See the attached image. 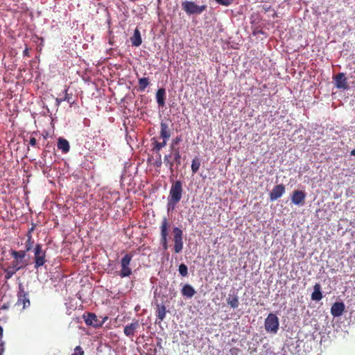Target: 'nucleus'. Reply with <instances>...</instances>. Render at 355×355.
Returning a JSON list of instances; mask_svg holds the SVG:
<instances>
[{"mask_svg": "<svg viewBox=\"0 0 355 355\" xmlns=\"http://www.w3.org/2000/svg\"><path fill=\"white\" fill-rule=\"evenodd\" d=\"M168 227L169 224L168 219L164 217L162 220L160 226L161 243L164 250L168 249Z\"/></svg>", "mask_w": 355, "mask_h": 355, "instance_id": "nucleus-10", "label": "nucleus"}, {"mask_svg": "<svg viewBox=\"0 0 355 355\" xmlns=\"http://www.w3.org/2000/svg\"><path fill=\"white\" fill-rule=\"evenodd\" d=\"M10 254L13 258V261L6 268H2L5 273V279H10L17 271L25 268L28 266V261L26 259V250H10Z\"/></svg>", "mask_w": 355, "mask_h": 355, "instance_id": "nucleus-1", "label": "nucleus"}, {"mask_svg": "<svg viewBox=\"0 0 355 355\" xmlns=\"http://www.w3.org/2000/svg\"><path fill=\"white\" fill-rule=\"evenodd\" d=\"M322 298V294L321 292V286L319 283H317L313 286V292L311 294V300L315 301H320Z\"/></svg>", "mask_w": 355, "mask_h": 355, "instance_id": "nucleus-20", "label": "nucleus"}, {"mask_svg": "<svg viewBox=\"0 0 355 355\" xmlns=\"http://www.w3.org/2000/svg\"><path fill=\"white\" fill-rule=\"evenodd\" d=\"M234 0H216V1L223 6H228L232 3Z\"/></svg>", "mask_w": 355, "mask_h": 355, "instance_id": "nucleus-34", "label": "nucleus"}, {"mask_svg": "<svg viewBox=\"0 0 355 355\" xmlns=\"http://www.w3.org/2000/svg\"><path fill=\"white\" fill-rule=\"evenodd\" d=\"M178 271L182 277L188 275V268L184 263H181L179 266Z\"/></svg>", "mask_w": 355, "mask_h": 355, "instance_id": "nucleus-32", "label": "nucleus"}, {"mask_svg": "<svg viewBox=\"0 0 355 355\" xmlns=\"http://www.w3.org/2000/svg\"><path fill=\"white\" fill-rule=\"evenodd\" d=\"M196 291L190 284H184L181 290V293L183 296L188 298H191L195 294Z\"/></svg>", "mask_w": 355, "mask_h": 355, "instance_id": "nucleus-19", "label": "nucleus"}, {"mask_svg": "<svg viewBox=\"0 0 355 355\" xmlns=\"http://www.w3.org/2000/svg\"><path fill=\"white\" fill-rule=\"evenodd\" d=\"M58 148L63 153H67L70 150V146L69 141L62 137H60L58 140Z\"/></svg>", "mask_w": 355, "mask_h": 355, "instance_id": "nucleus-17", "label": "nucleus"}, {"mask_svg": "<svg viewBox=\"0 0 355 355\" xmlns=\"http://www.w3.org/2000/svg\"><path fill=\"white\" fill-rule=\"evenodd\" d=\"M306 193L304 191L295 190L291 195V202L295 205H303L305 202Z\"/></svg>", "mask_w": 355, "mask_h": 355, "instance_id": "nucleus-11", "label": "nucleus"}, {"mask_svg": "<svg viewBox=\"0 0 355 355\" xmlns=\"http://www.w3.org/2000/svg\"><path fill=\"white\" fill-rule=\"evenodd\" d=\"M183 193L182 182L176 180L172 183L168 198V210L174 209L175 205L180 201Z\"/></svg>", "mask_w": 355, "mask_h": 355, "instance_id": "nucleus-2", "label": "nucleus"}, {"mask_svg": "<svg viewBox=\"0 0 355 355\" xmlns=\"http://www.w3.org/2000/svg\"><path fill=\"white\" fill-rule=\"evenodd\" d=\"M33 231V227H32L31 230H29V231L28 232V233L26 234L27 240H26V243H25V250L28 251V252L33 247L34 241L33 239L32 234H31Z\"/></svg>", "mask_w": 355, "mask_h": 355, "instance_id": "nucleus-23", "label": "nucleus"}, {"mask_svg": "<svg viewBox=\"0 0 355 355\" xmlns=\"http://www.w3.org/2000/svg\"><path fill=\"white\" fill-rule=\"evenodd\" d=\"M182 8L188 15H200L207 9V6H198L194 1H185L182 2Z\"/></svg>", "mask_w": 355, "mask_h": 355, "instance_id": "nucleus-5", "label": "nucleus"}, {"mask_svg": "<svg viewBox=\"0 0 355 355\" xmlns=\"http://www.w3.org/2000/svg\"><path fill=\"white\" fill-rule=\"evenodd\" d=\"M133 257L132 253H125L120 261L121 269L116 272V274L121 278L129 277L132 274V269L130 267V261Z\"/></svg>", "mask_w": 355, "mask_h": 355, "instance_id": "nucleus-4", "label": "nucleus"}, {"mask_svg": "<svg viewBox=\"0 0 355 355\" xmlns=\"http://www.w3.org/2000/svg\"><path fill=\"white\" fill-rule=\"evenodd\" d=\"M3 327L1 326H0V336H1L3 335Z\"/></svg>", "mask_w": 355, "mask_h": 355, "instance_id": "nucleus-41", "label": "nucleus"}, {"mask_svg": "<svg viewBox=\"0 0 355 355\" xmlns=\"http://www.w3.org/2000/svg\"><path fill=\"white\" fill-rule=\"evenodd\" d=\"M166 90L164 88H159L156 93V100L159 106L163 107L165 105Z\"/></svg>", "mask_w": 355, "mask_h": 355, "instance_id": "nucleus-21", "label": "nucleus"}, {"mask_svg": "<svg viewBox=\"0 0 355 355\" xmlns=\"http://www.w3.org/2000/svg\"><path fill=\"white\" fill-rule=\"evenodd\" d=\"M34 252V263L35 269L44 266L46 262V251L42 249V245L37 243L35 245L33 249Z\"/></svg>", "mask_w": 355, "mask_h": 355, "instance_id": "nucleus-6", "label": "nucleus"}, {"mask_svg": "<svg viewBox=\"0 0 355 355\" xmlns=\"http://www.w3.org/2000/svg\"><path fill=\"white\" fill-rule=\"evenodd\" d=\"M345 311L343 302H335L331 308V313L334 317L340 316Z\"/></svg>", "mask_w": 355, "mask_h": 355, "instance_id": "nucleus-14", "label": "nucleus"}, {"mask_svg": "<svg viewBox=\"0 0 355 355\" xmlns=\"http://www.w3.org/2000/svg\"><path fill=\"white\" fill-rule=\"evenodd\" d=\"M171 130L168 127V124L166 122L162 121L160 123V137L164 140H168L171 137Z\"/></svg>", "mask_w": 355, "mask_h": 355, "instance_id": "nucleus-15", "label": "nucleus"}, {"mask_svg": "<svg viewBox=\"0 0 355 355\" xmlns=\"http://www.w3.org/2000/svg\"><path fill=\"white\" fill-rule=\"evenodd\" d=\"M17 301L15 304V306L17 307L20 311L28 309L31 306V302L29 299V293L22 283H19L18 286V291L17 293Z\"/></svg>", "mask_w": 355, "mask_h": 355, "instance_id": "nucleus-3", "label": "nucleus"}, {"mask_svg": "<svg viewBox=\"0 0 355 355\" xmlns=\"http://www.w3.org/2000/svg\"><path fill=\"white\" fill-rule=\"evenodd\" d=\"M23 55H24V56H27V57L30 56L29 50L27 47H26V49L24 50Z\"/></svg>", "mask_w": 355, "mask_h": 355, "instance_id": "nucleus-37", "label": "nucleus"}, {"mask_svg": "<svg viewBox=\"0 0 355 355\" xmlns=\"http://www.w3.org/2000/svg\"><path fill=\"white\" fill-rule=\"evenodd\" d=\"M11 304L12 303L10 302H7L4 303L0 306V311L1 310H8L11 306Z\"/></svg>", "mask_w": 355, "mask_h": 355, "instance_id": "nucleus-35", "label": "nucleus"}, {"mask_svg": "<svg viewBox=\"0 0 355 355\" xmlns=\"http://www.w3.org/2000/svg\"><path fill=\"white\" fill-rule=\"evenodd\" d=\"M285 193V187L284 184H278L273 187L272 191L270 193V201H275L279 198Z\"/></svg>", "mask_w": 355, "mask_h": 355, "instance_id": "nucleus-12", "label": "nucleus"}, {"mask_svg": "<svg viewBox=\"0 0 355 355\" xmlns=\"http://www.w3.org/2000/svg\"><path fill=\"white\" fill-rule=\"evenodd\" d=\"M173 232L174 252L175 253H180L183 249V232L180 228L175 227L173 230Z\"/></svg>", "mask_w": 355, "mask_h": 355, "instance_id": "nucleus-8", "label": "nucleus"}, {"mask_svg": "<svg viewBox=\"0 0 355 355\" xmlns=\"http://www.w3.org/2000/svg\"><path fill=\"white\" fill-rule=\"evenodd\" d=\"M335 85L338 89H347L348 88V84L346 77L343 73H339L335 78Z\"/></svg>", "mask_w": 355, "mask_h": 355, "instance_id": "nucleus-13", "label": "nucleus"}, {"mask_svg": "<svg viewBox=\"0 0 355 355\" xmlns=\"http://www.w3.org/2000/svg\"><path fill=\"white\" fill-rule=\"evenodd\" d=\"M130 41L134 46L137 47L141 44L142 40L138 28L135 30L133 35L130 37Z\"/></svg>", "mask_w": 355, "mask_h": 355, "instance_id": "nucleus-22", "label": "nucleus"}, {"mask_svg": "<svg viewBox=\"0 0 355 355\" xmlns=\"http://www.w3.org/2000/svg\"><path fill=\"white\" fill-rule=\"evenodd\" d=\"M173 155V160L177 164V165H180L181 164V155L180 148H170Z\"/></svg>", "mask_w": 355, "mask_h": 355, "instance_id": "nucleus-25", "label": "nucleus"}, {"mask_svg": "<svg viewBox=\"0 0 355 355\" xmlns=\"http://www.w3.org/2000/svg\"><path fill=\"white\" fill-rule=\"evenodd\" d=\"M200 166V161L198 157H195L192 160L191 171L193 174L196 173Z\"/></svg>", "mask_w": 355, "mask_h": 355, "instance_id": "nucleus-28", "label": "nucleus"}, {"mask_svg": "<svg viewBox=\"0 0 355 355\" xmlns=\"http://www.w3.org/2000/svg\"><path fill=\"white\" fill-rule=\"evenodd\" d=\"M279 319L274 313H269L265 320V329L267 332L276 334L279 329Z\"/></svg>", "mask_w": 355, "mask_h": 355, "instance_id": "nucleus-7", "label": "nucleus"}, {"mask_svg": "<svg viewBox=\"0 0 355 355\" xmlns=\"http://www.w3.org/2000/svg\"><path fill=\"white\" fill-rule=\"evenodd\" d=\"M155 313L159 322L162 321L165 318L166 313L165 305L163 304H157Z\"/></svg>", "mask_w": 355, "mask_h": 355, "instance_id": "nucleus-18", "label": "nucleus"}, {"mask_svg": "<svg viewBox=\"0 0 355 355\" xmlns=\"http://www.w3.org/2000/svg\"><path fill=\"white\" fill-rule=\"evenodd\" d=\"M150 83L148 78H141L138 80V87L140 92H144Z\"/></svg>", "mask_w": 355, "mask_h": 355, "instance_id": "nucleus-24", "label": "nucleus"}, {"mask_svg": "<svg viewBox=\"0 0 355 355\" xmlns=\"http://www.w3.org/2000/svg\"><path fill=\"white\" fill-rule=\"evenodd\" d=\"M162 165V162L159 160L156 162V166L159 167Z\"/></svg>", "mask_w": 355, "mask_h": 355, "instance_id": "nucleus-39", "label": "nucleus"}, {"mask_svg": "<svg viewBox=\"0 0 355 355\" xmlns=\"http://www.w3.org/2000/svg\"><path fill=\"white\" fill-rule=\"evenodd\" d=\"M172 156V155H166L164 157V162L165 163L166 165L168 166H169V168L171 171V173L173 172V165H174V161H171L169 160V157H171Z\"/></svg>", "mask_w": 355, "mask_h": 355, "instance_id": "nucleus-30", "label": "nucleus"}, {"mask_svg": "<svg viewBox=\"0 0 355 355\" xmlns=\"http://www.w3.org/2000/svg\"><path fill=\"white\" fill-rule=\"evenodd\" d=\"M350 155L352 156H355V148L350 152Z\"/></svg>", "mask_w": 355, "mask_h": 355, "instance_id": "nucleus-40", "label": "nucleus"}, {"mask_svg": "<svg viewBox=\"0 0 355 355\" xmlns=\"http://www.w3.org/2000/svg\"><path fill=\"white\" fill-rule=\"evenodd\" d=\"M85 322L87 325H91L94 327L101 326L106 320H107V317L105 316L104 318L97 317L96 314L93 313H88L87 315L84 316Z\"/></svg>", "mask_w": 355, "mask_h": 355, "instance_id": "nucleus-9", "label": "nucleus"}, {"mask_svg": "<svg viewBox=\"0 0 355 355\" xmlns=\"http://www.w3.org/2000/svg\"><path fill=\"white\" fill-rule=\"evenodd\" d=\"M68 90H69L68 88L65 89V90H64V96L63 97V101H67L69 104L71 105V104H73L75 101L73 98V94H69Z\"/></svg>", "mask_w": 355, "mask_h": 355, "instance_id": "nucleus-29", "label": "nucleus"}, {"mask_svg": "<svg viewBox=\"0 0 355 355\" xmlns=\"http://www.w3.org/2000/svg\"><path fill=\"white\" fill-rule=\"evenodd\" d=\"M71 355H84V351L80 346H77L75 347Z\"/></svg>", "mask_w": 355, "mask_h": 355, "instance_id": "nucleus-33", "label": "nucleus"}, {"mask_svg": "<svg viewBox=\"0 0 355 355\" xmlns=\"http://www.w3.org/2000/svg\"><path fill=\"white\" fill-rule=\"evenodd\" d=\"M139 327L138 321L130 323L126 325L124 328V334L125 336L130 337L135 335V330Z\"/></svg>", "mask_w": 355, "mask_h": 355, "instance_id": "nucleus-16", "label": "nucleus"}, {"mask_svg": "<svg viewBox=\"0 0 355 355\" xmlns=\"http://www.w3.org/2000/svg\"><path fill=\"white\" fill-rule=\"evenodd\" d=\"M182 140V136L179 135L173 139L171 144H170V148H180L178 146V144L180 142H181Z\"/></svg>", "mask_w": 355, "mask_h": 355, "instance_id": "nucleus-31", "label": "nucleus"}, {"mask_svg": "<svg viewBox=\"0 0 355 355\" xmlns=\"http://www.w3.org/2000/svg\"><path fill=\"white\" fill-rule=\"evenodd\" d=\"M227 303L232 308L236 309L239 306V298L236 295H234L232 297L227 298Z\"/></svg>", "mask_w": 355, "mask_h": 355, "instance_id": "nucleus-27", "label": "nucleus"}, {"mask_svg": "<svg viewBox=\"0 0 355 355\" xmlns=\"http://www.w3.org/2000/svg\"><path fill=\"white\" fill-rule=\"evenodd\" d=\"M107 41H108V43H109V44H111V37H110V36H109V37H107Z\"/></svg>", "mask_w": 355, "mask_h": 355, "instance_id": "nucleus-42", "label": "nucleus"}, {"mask_svg": "<svg viewBox=\"0 0 355 355\" xmlns=\"http://www.w3.org/2000/svg\"><path fill=\"white\" fill-rule=\"evenodd\" d=\"M62 101H64L63 98H56V102L58 103V104H60Z\"/></svg>", "mask_w": 355, "mask_h": 355, "instance_id": "nucleus-38", "label": "nucleus"}, {"mask_svg": "<svg viewBox=\"0 0 355 355\" xmlns=\"http://www.w3.org/2000/svg\"><path fill=\"white\" fill-rule=\"evenodd\" d=\"M152 141H153L154 144L153 150L156 152H159L160 150L166 145L168 140L163 139L162 142H159L155 139V138H153Z\"/></svg>", "mask_w": 355, "mask_h": 355, "instance_id": "nucleus-26", "label": "nucleus"}, {"mask_svg": "<svg viewBox=\"0 0 355 355\" xmlns=\"http://www.w3.org/2000/svg\"><path fill=\"white\" fill-rule=\"evenodd\" d=\"M29 144L32 146H37V140L35 137H31L29 140Z\"/></svg>", "mask_w": 355, "mask_h": 355, "instance_id": "nucleus-36", "label": "nucleus"}]
</instances>
